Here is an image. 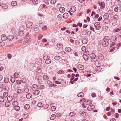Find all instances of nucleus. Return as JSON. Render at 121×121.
Returning <instances> with one entry per match:
<instances>
[{
	"instance_id": "1",
	"label": "nucleus",
	"mask_w": 121,
	"mask_h": 121,
	"mask_svg": "<svg viewBox=\"0 0 121 121\" xmlns=\"http://www.w3.org/2000/svg\"><path fill=\"white\" fill-rule=\"evenodd\" d=\"M90 57L91 59V60L92 62H95V64L98 63L97 60L98 58L96 57V55L94 53H91L90 55Z\"/></svg>"
},
{
	"instance_id": "2",
	"label": "nucleus",
	"mask_w": 121,
	"mask_h": 121,
	"mask_svg": "<svg viewBox=\"0 0 121 121\" xmlns=\"http://www.w3.org/2000/svg\"><path fill=\"white\" fill-rule=\"evenodd\" d=\"M100 24L99 22H96L94 24L96 28V29L98 30H99L100 29Z\"/></svg>"
},
{
	"instance_id": "3",
	"label": "nucleus",
	"mask_w": 121,
	"mask_h": 121,
	"mask_svg": "<svg viewBox=\"0 0 121 121\" xmlns=\"http://www.w3.org/2000/svg\"><path fill=\"white\" fill-rule=\"evenodd\" d=\"M47 83L49 85V86L50 87L56 86H57V85L54 86V84H52V82L49 80H48L47 81Z\"/></svg>"
},
{
	"instance_id": "4",
	"label": "nucleus",
	"mask_w": 121,
	"mask_h": 121,
	"mask_svg": "<svg viewBox=\"0 0 121 121\" xmlns=\"http://www.w3.org/2000/svg\"><path fill=\"white\" fill-rule=\"evenodd\" d=\"M63 80L61 79H58L57 81H55V83L56 84H60L63 83Z\"/></svg>"
},
{
	"instance_id": "5",
	"label": "nucleus",
	"mask_w": 121,
	"mask_h": 121,
	"mask_svg": "<svg viewBox=\"0 0 121 121\" xmlns=\"http://www.w3.org/2000/svg\"><path fill=\"white\" fill-rule=\"evenodd\" d=\"M117 38L116 37L115 35L112 36L111 39V41L112 42H115L117 41Z\"/></svg>"
},
{
	"instance_id": "6",
	"label": "nucleus",
	"mask_w": 121,
	"mask_h": 121,
	"mask_svg": "<svg viewBox=\"0 0 121 121\" xmlns=\"http://www.w3.org/2000/svg\"><path fill=\"white\" fill-rule=\"evenodd\" d=\"M101 67L100 66H97L95 67V70L96 72H99L101 71Z\"/></svg>"
},
{
	"instance_id": "7",
	"label": "nucleus",
	"mask_w": 121,
	"mask_h": 121,
	"mask_svg": "<svg viewBox=\"0 0 121 121\" xmlns=\"http://www.w3.org/2000/svg\"><path fill=\"white\" fill-rule=\"evenodd\" d=\"M113 45L111 46V48H112L111 49H110V52H113V51L115 49V46H117V45L115 44H114V43H112Z\"/></svg>"
},
{
	"instance_id": "8",
	"label": "nucleus",
	"mask_w": 121,
	"mask_h": 121,
	"mask_svg": "<svg viewBox=\"0 0 121 121\" xmlns=\"http://www.w3.org/2000/svg\"><path fill=\"white\" fill-rule=\"evenodd\" d=\"M110 39V38L108 36H106L104 37L103 39V41H105L109 43V41Z\"/></svg>"
},
{
	"instance_id": "9",
	"label": "nucleus",
	"mask_w": 121,
	"mask_h": 121,
	"mask_svg": "<svg viewBox=\"0 0 121 121\" xmlns=\"http://www.w3.org/2000/svg\"><path fill=\"white\" fill-rule=\"evenodd\" d=\"M32 22L28 21L26 23V26L27 27L29 28L32 25Z\"/></svg>"
},
{
	"instance_id": "10",
	"label": "nucleus",
	"mask_w": 121,
	"mask_h": 121,
	"mask_svg": "<svg viewBox=\"0 0 121 121\" xmlns=\"http://www.w3.org/2000/svg\"><path fill=\"white\" fill-rule=\"evenodd\" d=\"M38 86L35 84L33 85L32 86V90L34 91L38 89Z\"/></svg>"
},
{
	"instance_id": "11",
	"label": "nucleus",
	"mask_w": 121,
	"mask_h": 121,
	"mask_svg": "<svg viewBox=\"0 0 121 121\" xmlns=\"http://www.w3.org/2000/svg\"><path fill=\"white\" fill-rule=\"evenodd\" d=\"M14 38L13 36L12 35H10L9 36L7 37L8 39L10 41H11Z\"/></svg>"
},
{
	"instance_id": "12",
	"label": "nucleus",
	"mask_w": 121,
	"mask_h": 121,
	"mask_svg": "<svg viewBox=\"0 0 121 121\" xmlns=\"http://www.w3.org/2000/svg\"><path fill=\"white\" fill-rule=\"evenodd\" d=\"M104 22L105 24H108L110 22V19H104L103 21Z\"/></svg>"
},
{
	"instance_id": "13",
	"label": "nucleus",
	"mask_w": 121,
	"mask_h": 121,
	"mask_svg": "<svg viewBox=\"0 0 121 121\" xmlns=\"http://www.w3.org/2000/svg\"><path fill=\"white\" fill-rule=\"evenodd\" d=\"M40 91L39 90H36L34 91L33 93L35 95H38Z\"/></svg>"
},
{
	"instance_id": "14",
	"label": "nucleus",
	"mask_w": 121,
	"mask_h": 121,
	"mask_svg": "<svg viewBox=\"0 0 121 121\" xmlns=\"http://www.w3.org/2000/svg\"><path fill=\"white\" fill-rule=\"evenodd\" d=\"M76 8L75 7L73 6L69 10L72 12H74L76 11Z\"/></svg>"
},
{
	"instance_id": "15",
	"label": "nucleus",
	"mask_w": 121,
	"mask_h": 121,
	"mask_svg": "<svg viewBox=\"0 0 121 121\" xmlns=\"http://www.w3.org/2000/svg\"><path fill=\"white\" fill-rule=\"evenodd\" d=\"M1 38L2 40L4 41L6 39L7 37L4 34H3L1 36Z\"/></svg>"
},
{
	"instance_id": "16",
	"label": "nucleus",
	"mask_w": 121,
	"mask_h": 121,
	"mask_svg": "<svg viewBox=\"0 0 121 121\" xmlns=\"http://www.w3.org/2000/svg\"><path fill=\"white\" fill-rule=\"evenodd\" d=\"M0 6L2 7L4 9H6L8 8V6L6 4L0 3Z\"/></svg>"
},
{
	"instance_id": "17",
	"label": "nucleus",
	"mask_w": 121,
	"mask_h": 121,
	"mask_svg": "<svg viewBox=\"0 0 121 121\" xmlns=\"http://www.w3.org/2000/svg\"><path fill=\"white\" fill-rule=\"evenodd\" d=\"M49 58H47L45 61V62L47 64H48L51 62V60L49 59Z\"/></svg>"
},
{
	"instance_id": "18",
	"label": "nucleus",
	"mask_w": 121,
	"mask_h": 121,
	"mask_svg": "<svg viewBox=\"0 0 121 121\" xmlns=\"http://www.w3.org/2000/svg\"><path fill=\"white\" fill-rule=\"evenodd\" d=\"M68 17V14L67 13H64L63 15V17L64 19H65Z\"/></svg>"
},
{
	"instance_id": "19",
	"label": "nucleus",
	"mask_w": 121,
	"mask_h": 121,
	"mask_svg": "<svg viewBox=\"0 0 121 121\" xmlns=\"http://www.w3.org/2000/svg\"><path fill=\"white\" fill-rule=\"evenodd\" d=\"M77 95L78 97H83L84 94L83 92H81L77 94Z\"/></svg>"
},
{
	"instance_id": "20",
	"label": "nucleus",
	"mask_w": 121,
	"mask_h": 121,
	"mask_svg": "<svg viewBox=\"0 0 121 121\" xmlns=\"http://www.w3.org/2000/svg\"><path fill=\"white\" fill-rule=\"evenodd\" d=\"M78 67L80 70H83L84 68V67L83 65H78Z\"/></svg>"
},
{
	"instance_id": "21",
	"label": "nucleus",
	"mask_w": 121,
	"mask_h": 121,
	"mask_svg": "<svg viewBox=\"0 0 121 121\" xmlns=\"http://www.w3.org/2000/svg\"><path fill=\"white\" fill-rule=\"evenodd\" d=\"M85 54H84L83 55V57L85 60H87L88 59L89 57Z\"/></svg>"
},
{
	"instance_id": "22",
	"label": "nucleus",
	"mask_w": 121,
	"mask_h": 121,
	"mask_svg": "<svg viewBox=\"0 0 121 121\" xmlns=\"http://www.w3.org/2000/svg\"><path fill=\"white\" fill-rule=\"evenodd\" d=\"M65 50L66 51L69 52L71 51V49L69 47H66L65 49Z\"/></svg>"
},
{
	"instance_id": "23",
	"label": "nucleus",
	"mask_w": 121,
	"mask_h": 121,
	"mask_svg": "<svg viewBox=\"0 0 121 121\" xmlns=\"http://www.w3.org/2000/svg\"><path fill=\"white\" fill-rule=\"evenodd\" d=\"M108 43H107L106 42H105V41H104L102 43V45L104 47H106L108 46Z\"/></svg>"
},
{
	"instance_id": "24",
	"label": "nucleus",
	"mask_w": 121,
	"mask_h": 121,
	"mask_svg": "<svg viewBox=\"0 0 121 121\" xmlns=\"http://www.w3.org/2000/svg\"><path fill=\"white\" fill-rule=\"evenodd\" d=\"M87 40L86 38H84L82 40V43L84 44H86L87 43Z\"/></svg>"
},
{
	"instance_id": "25",
	"label": "nucleus",
	"mask_w": 121,
	"mask_h": 121,
	"mask_svg": "<svg viewBox=\"0 0 121 121\" xmlns=\"http://www.w3.org/2000/svg\"><path fill=\"white\" fill-rule=\"evenodd\" d=\"M32 95L30 93L27 94L26 95V98L28 99H30L32 97Z\"/></svg>"
},
{
	"instance_id": "26",
	"label": "nucleus",
	"mask_w": 121,
	"mask_h": 121,
	"mask_svg": "<svg viewBox=\"0 0 121 121\" xmlns=\"http://www.w3.org/2000/svg\"><path fill=\"white\" fill-rule=\"evenodd\" d=\"M43 78L45 80H48L49 79L48 77L46 75H44L43 76Z\"/></svg>"
},
{
	"instance_id": "27",
	"label": "nucleus",
	"mask_w": 121,
	"mask_h": 121,
	"mask_svg": "<svg viewBox=\"0 0 121 121\" xmlns=\"http://www.w3.org/2000/svg\"><path fill=\"white\" fill-rule=\"evenodd\" d=\"M17 4V2L16 1H13L11 3V5L13 6H16Z\"/></svg>"
},
{
	"instance_id": "28",
	"label": "nucleus",
	"mask_w": 121,
	"mask_h": 121,
	"mask_svg": "<svg viewBox=\"0 0 121 121\" xmlns=\"http://www.w3.org/2000/svg\"><path fill=\"white\" fill-rule=\"evenodd\" d=\"M30 108V106L28 104H26L25 105L24 107V108L26 109H28Z\"/></svg>"
},
{
	"instance_id": "29",
	"label": "nucleus",
	"mask_w": 121,
	"mask_h": 121,
	"mask_svg": "<svg viewBox=\"0 0 121 121\" xmlns=\"http://www.w3.org/2000/svg\"><path fill=\"white\" fill-rule=\"evenodd\" d=\"M104 19L108 18L109 17L108 14V13H105L104 15Z\"/></svg>"
},
{
	"instance_id": "30",
	"label": "nucleus",
	"mask_w": 121,
	"mask_h": 121,
	"mask_svg": "<svg viewBox=\"0 0 121 121\" xmlns=\"http://www.w3.org/2000/svg\"><path fill=\"white\" fill-rule=\"evenodd\" d=\"M101 9H103L105 7V4L103 2H101L100 4Z\"/></svg>"
},
{
	"instance_id": "31",
	"label": "nucleus",
	"mask_w": 121,
	"mask_h": 121,
	"mask_svg": "<svg viewBox=\"0 0 121 121\" xmlns=\"http://www.w3.org/2000/svg\"><path fill=\"white\" fill-rule=\"evenodd\" d=\"M56 117V115L55 114H52V116H51L50 118V119L51 120H54Z\"/></svg>"
},
{
	"instance_id": "32",
	"label": "nucleus",
	"mask_w": 121,
	"mask_h": 121,
	"mask_svg": "<svg viewBox=\"0 0 121 121\" xmlns=\"http://www.w3.org/2000/svg\"><path fill=\"white\" fill-rule=\"evenodd\" d=\"M98 58V59H99L102 60L104 59V57L103 55L101 54L99 55Z\"/></svg>"
},
{
	"instance_id": "33",
	"label": "nucleus",
	"mask_w": 121,
	"mask_h": 121,
	"mask_svg": "<svg viewBox=\"0 0 121 121\" xmlns=\"http://www.w3.org/2000/svg\"><path fill=\"white\" fill-rule=\"evenodd\" d=\"M18 104V102L16 101H14L12 104L13 105L14 107L17 106Z\"/></svg>"
},
{
	"instance_id": "34",
	"label": "nucleus",
	"mask_w": 121,
	"mask_h": 121,
	"mask_svg": "<svg viewBox=\"0 0 121 121\" xmlns=\"http://www.w3.org/2000/svg\"><path fill=\"white\" fill-rule=\"evenodd\" d=\"M65 10V9L63 7H61L59 9L60 12L61 13H63Z\"/></svg>"
},
{
	"instance_id": "35",
	"label": "nucleus",
	"mask_w": 121,
	"mask_h": 121,
	"mask_svg": "<svg viewBox=\"0 0 121 121\" xmlns=\"http://www.w3.org/2000/svg\"><path fill=\"white\" fill-rule=\"evenodd\" d=\"M75 75V74L73 73L71 75V78L70 79V80L71 81H72L75 78L74 76Z\"/></svg>"
},
{
	"instance_id": "36",
	"label": "nucleus",
	"mask_w": 121,
	"mask_h": 121,
	"mask_svg": "<svg viewBox=\"0 0 121 121\" xmlns=\"http://www.w3.org/2000/svg\"><path fill=\"white\" fill-rule=\"evenodd\" d=\"M38 0H32V3L34 4H36L38 3Z\"/></svg>"
},
{
	"instance_id": "37",
	"label": "nucleus",
	"mask_w": 121,
	"mask_h": 121,
	"mask_svg": "<svg viewBox=\"0 0 121 121\" xmlns=\"http://www.w3.org/2000/svg\"><path fill=\"white\" fill-rule=\"evenodd\" d=\"M13 99L12 97L11 96H9L7 98V99L8 101H11Z\"/></svg>"
},
{
	"instance_id": "38",
	"label": "nucleus",
	"mask_w": 121,
	"mask_h": 121,
	"mask_svg": "<svg viewBox=\"0 0 121 121\" xmlns=\"http://www.w3.org/2000/svg\"><path fill=\"white\" fill-rule=\"evenodd\" d=\"M34 31L36 33H38L39 31V30L38 27H36L34 28Z\"/></svg>"
},
{
	"instance_id": "39",
	"label": "nucleus",
	"mask_w": 121,
	"mask_h": 121,
	"mask_svg": "<svg viewBox=\"0 0 121 121\" xmlns=\"http://www.w3.org/2000/svg\"><path fill=\"white\" fill-rule=\"evenodd\" d=\"M10 105V103L9 101L6 102L5 103V105L7 107H9Z\"/></svg>"
},
{
	"instance_id": "40",
	"label": "nucleus",
	"mask_w": 121,
	"mask_h": 121,
	"mask_svg": "<svg viewBox=\"0 0 121 121\" xmlns=\"http://www.w3.org/2000/svg\"><path fill=\"white\" fill-rule=\"evenodd\" d=\"M60 57L59 56H55L54 58V59L56 60H58L60 59Z\"/></svg>"
},
{
	"instance_id": "41",
	"label": "nucleus",
	"mask_w": 121,
	"mask_h": 121,
	"mask_svg": "<svg viewBox=\"0 0 121 121\" xmlns=\"http://www.w3.org/2000/svg\"><path fill=\"white\" fill-rule=\"evenodd\" d=\"M37 62L39 63H41L42 62V60L40 58H38L37 60Z\"/></svg>"
},
{
	"instance_id": "42",
	"label": "nucleus",
	"mask_w": 121,
	"mask_h": 121,
	"mask_svg": "<svg viewBox=\"0 0 121 121\" xmlns=\"http://www.w3.org/2000/svg\"><path fill=\"white\" fill-rule=\"evenodd\" d=\"M108 27L106 26H104L103 27V30L104 31H105L108 30Z\"/></svg>"
},
{
	"instance_id": "43",
	"label": "nucleus",
	"mask_w": 121,
	"mask_h": 121,
	"mask_svg": "<svg viewBox=\"0 0 121 121\" xmlns=\"http://www.w3.org/2000/svg\"><path fill=\"white\" fill-rule=\"evenodd\" d=\"M14 109L17 111H18L20 109V107L19 106H17L14 107Z\"/></svg>"
},
{
	"instance_id": "44",
	"label": "nucleus",
	"mask_w": 121,
	"mask_h": 121,
	"mask_svg": "<svg viewBox=\"0 0 121 121\" xmlns=\"http://www.w3.org/2000/svg\"><path fill=\"white\" fill-rule=\"evenodd\" d=\"M11 82L13 83L15 81V77H12L11 79Z\"/></svg>"
},
{
	"instance_id": "45",
	"label": "nucleus",
	"mask_w": 121,
	"mask_h": 121,
	"mask_svg": "<svg viewBox=\"0 0 121 121\" xmlns=\"http://www.w3.org/2000/svg\"><path fill=\"white\" fill-rule=\"evenodd\" d=\"M95 107V106L94 105H91L89 106L87 108V109L88 110L89 108H90V109L91 108V109H93Z\"/></svg>"
},
{
	"instance_id": "46",
	"label": "nucleus",
	"mask_w": 121,
	"mask_h": 121,
	"mask_svg": "<svg viewBox=\"0 0 121 121\" xmlns=\"http://www.w3.org/2000/svg\"><path fill=\"white\" fill-rule=\"evenodd\" d=\"M118 16L117 15H114L113 17V18L114 19V20H117L118 19Z\"/></svg>"
},
{
	"instance_id": "47",
	"label": "nucleus",
	"mask_w": 121,
	"mask_h": 121,
	"mask_svg": "<svg viewBox=\"0 0 121 121\" xmlns=\"http://www.w3.org/2000/svg\"><path fill=\"white\" fill-rule=\"evenodd\" d=\"M8 95V93L6 92H4L3 94V96L5 97H7Z\"/></svg>"
},
{
	"instance_id": "48",
	"label": "nucleus",
	"mask_w": 121,
	"mask_h": 121,
	"mask_svg": "<svg viewBox=\"0 0 121 121\" xmlns=\"http://www.w3.org/2000/svg\"><path fill=\"white\" fill-rule=\"evenodd\" d=\"M91 101L90 100H88L86 102V105H89L91 104Z\"/></svg>"
},
{
	"instance_id": "49",
	"label": "nucleus",
	"mask_w": 121,
	"mask_h": 121,
	"mask_svg": "<svg viewBox=\"0 0 121 121\" xmlns=\"http://www.w3.org/2000/svg\"><path fill=\"white\" fill-rule=\"evenodd\" d=\"M75 115V113L74 112H73L70 113L69 114V115L70 116L72 117L74 116Z\"/></svg>"
},
{
	"instance_id": "50",
	"label": "nucleus",
	"mask_w": 121,
	"mask_h": 121,
	"mask_svg": "<svg viewBox=\"0 0 121 121\" xmlns=\"http://www.w3.org/2000/svg\"><path fill=\"white\" fill-rule=\"evenodd\" d=\"M13 88L14 89H16L19 87V85L17 84H15L13 86Z\"/></svg>"
},
{
	"instance_id": "51",
	"label": "nucleus",
	"mask_w": 121,
	"mask_h": 121,
	"mask_svg": "<svg viewBox=\"0 0 121 121\" xmlns=\"http://www.w3.org/2000/svg\"><path fill=\"white\" fill-rule=\"evenodd\" d=\"M4 100V98L2 96H1L0 97V102H3Z\"/></svg>"
},
{
	"instance_id": "52",
	"label": "nucleus",
	"mask_w": 121,
	"mask_h": 121,
	"mask_svg": "<svg viewBox=\"0 0 121 121\" xmlns=\"http://www.w3.org/2000/svg\"><path fill=\"white\" fill-rule=\"evenodd\" d=\"M49 9L50 10H52L53 11H54V10H56V9L52 6H50L49 8Z\"/></svg>"
},
{
	"instance_id": "53",
	"label": "nucleus",
	"mask_w": 121,
	"mask_h": 121,
	"mask_svg": "<svg viewBox=\"0 0 121 121\" xmlns=\"http://www.w3.org/2000/svg\"><path fill=\"white\" fill-rule=\"evenodd\" d=\"M64 71L63 70H60L57 72L58 73L60 74H61L64 73Z\"/></svg>"
},
{
	"instance_id": "54",
	"label": "nucleus",
	"mask_w": 121,
	"mask_h": 121,
	"mask_svg": "<svg viewBox=\"0 0 121 121\" xmlns=\"http://www.w3.org/2000/svg\"><path fill=\"white\" fill-rule=\"evenodd\" d=\"M86 48L85 46H83L82 47L81 50L82 51L84 52L86 50Z\"/></svg>"
},
{
	"instance_id": "55",
	"label": "nucleus",
	"mask_w": 121,
	"mask_h": 121,
	"mask_svg": "<svg viewBox=\"0 0 121 121\" xmlns=\"http://www.w3.org/2000/svg\"><path fill=\"white\" fill-rule=\"evenodd\" d=\"M22 90L20 89H18L17 90V92L18 93V94H22Z\"/></svg>"
},
{
	"instance_id": "56",
	"label": "nucleus",
	"mask_w": 121,
	"mask_h": 121,
	"mask_svg": "<svg viewBox=\"0 0 121 121\" xmlns=\"http://www.w3.org/2000/svg\"><path fill=\"white\" fill-rule=\"evenodd\" d=\"M56 0H51L50 2L52 4H55L56 2Z\"/></svg>"
},
{
	"instance_id": "57",
	"label": "nucleus",
	"mask_w": 121,
	"mask_h": 121,
	"mask_svg": "<svg viewBox=\"0 0 121 121\" xmlns=\"http://www.w3.org/2000/svg\"><path fill=\"white\" fill-rule=\"evenodd\" d=\"M5 45L4 43L3 42H0V47H2Z\"/></svg>"
},
{
	"instance_id": "58",
	"label": "nucleus",
	"mask_w": 121,
	"mask_h": 121,
	"mask_svg": "<svg viewBox=\"0 0 121 121\" xmlns=\"http://www.w3.org/2000/svg\"><path fill=\"white\" fill-rule=\"evenodd\" d=\"M113 11L111 10H110L108 11V13L110 15H111L113 13Z\"/></svg>"
},
{
	"instance_id": "59",
	"label": "nucleus",
	"mask_w": 121,
	"mask_h": 121,
	"mask_svg": "<svg viewBox=\"0 0 121 121\" xmlns=\"http://www.w3.org/2000/svg\"><path fill=\"white\" fill-rule=\"evenodd\" d=\"M43 104L42 103L40 102L37 104L38 106L39 107H41L43 106Z\"/></svg>"
},
{
	"instance_id": "60",
	"label": "nucleus",
	"mask_w": 121,
	"mask_h": 121,
	"mask_svg": "<svg viewBox=\"0 0 121 121\" xmlns=\"http://www.w3.org/2000/svg\"><path fill=\"white\" fill-rule=\"evenodd\" d=\"M9 81V79L7 78H5L4 80V82L5 83H7Z\"/></svg>"
},
{
	"instance_id": "61",
	"label": "nucleus",
	"mask_w": 121,
	"mask_h": 121,
	"mask_svg": "<svg viewBox=\"0 0 121 121\" xmlns=\"http://www.w3.org/2000/svg\"><path fill=\"white\" fill-rule=\"evenodd\" d=\"M50 56L48 55H46L43 56V58L44 60H46V59L48 58H49Z\"/></svg>"
},
{
	"instance_id": "62",
	"label": "nucleus",
	"mask_w": 121,
	"mask_h": 121,
	"mask_svg": "<svg viewBox=\"0 0 121 121\" xmlns=\"http://www.w3.org/2000/svg\"><path fill=\"white\" fill-rule=\"evenodd\" d=\"M56 107L54 106H52L51 108V110H52V111H54L56 109Z\"/></svg>"
},
{
	"instance_id": "63",
	"label": "nucleus",
	"mask_w": 121,
	"mask_h": 121,
	"mask_svg": "<svg viewBox=\"0 0 121 121\" xmlns=\"http://www.w3.org/2000/svg\"><path fill=\"white\" fill-rule=\"evenodd\" d=\"M17 84L19 85L21 83V81L20 80H17L16 81Z\"/></svg>"
},
{
	"instance_id": "64",
	"label": "nucleus",
	"mask_w": 121,
	"mask_h": 121,
	"mask_svg": "<svg viewBox=\"0 0 121 121\" xmlns=\"http://www.w3.org/2000/svg\"><path fill=\"white\" fill-rule=\"evenodd\" d=\"M118 7L117 6L114 9V11L115 12H117L118 11Z\"/></svg>"
}]
</instances>
